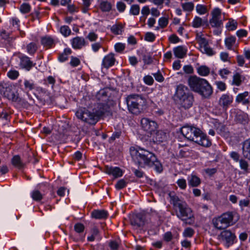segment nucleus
Listing matches in <instances>:
<instances>
[{"instance_id": "obj_64", "label": "nucleus", "mask_w": 250, "mask_h": 250, "mask_svg": "<svg viewBox=\"0 0 250 250\" xmlns=\"http://www.w3.org/2000/svg\"><path fill=\"white\" fill-rule=\"evenodd\" d=\"M247 31L244 29H240L237 31L236 35L239 38L246 37L247 35Z\"/></svg>"}, {"instance_id": "obj_10", "label": "nucleus", "mask_w": 250, "mask_h": 250, "mask_svg": "<svg viewBox=\"0 0 250 250\" xmlns=\"http://www.w3.org/2000/svg\"><path fill=\"white\" fill-rule=\"evenodd\" d=\"M142 129L147 133L148 136L153 135V132L156 131L157 128V123L148 118H143L141 121Z\"/></svg>"}, {"instance_id": "obj_50", "label": "nucleus", "mask_w": 250, "mask_h": 250, "mask_svg": "<svg viewBox=\"0 0 250 250\" xmlns=\"http://www.w3.org/2000/svg\"><path fill=\"white\" fill-rule=\"evenodd\" d=\"M19 74L18 71L16 70H10L7 73L8 77L12 80L17 79Z\"/></svg>"}, {"instance_id": "obj_14", "label": "nucleus", "mask_w": 250, "mask_h": 250, "mask_svg": "<svg viewBox=\"0 0 250 250\" xmlns=\"http://www.w3.org/2000/svg\"><path fill=\"white\" fill-rule=\"evenodd\" d=\"M233 101V96L229 94H223L219 101V104L224 108H227Z\"/></svg>"}, {"instance_id": "obj_8", "label": "nucleus", "mask_w": 250, "mask_h": 250, "mask_svg": "<svg viewBox=\"0 0 250 250\" xmlns=\"http://www.w3.org/2000/svg\"><path fill=\"white\" fill-rule=\"evenodd\" d=\"M126 103L128 110L133 114H137L142 110L145 102L141 96L132 94L126 97Z\"/></svg>"}, {"instance_id": "obj_35", "label": "nucleus", "mask_w": 250, "mask_h": 250, "mask_svg": "<svg viewBox=\"0 0 250 250\" xmlns=\"http://www.w3.org/2000/svg\"><path fill=\"white\" fill-rule=\"evenodd\" d=\"M196 11L200 15H204L207 13V7L203 4H198L196 6Z\"/></svg>"}, {"instance_id": "obj_7", "label": "nucleus", "mask_w": 250, "mask_h": 250, "mask_svg": "<svg viewBox=\"0 0 250 250\" xmlns=\"http://www.w3.org/2000/svg\"><path fill=\"white\" fill-rule=\"evenodd\" d=\"M175 97L179 104L185 108H188L192 105L193 96L188 92L187 87L183 84L177 86Z\"/></svg>"}, {"instance_id": "obj_34", "label": "nucleus", "mask_w": 250, "mask_h": 250, "mask_svg": "<svg viewBox=\"0 0 250 250\" xmlns=\"http://www.w3.org/2000/svg\"><path fill=\"white\" fill-rule=\"evenodd\" d=\"M182 7L185 11L190 12L193 10L194 4L192 2L182 3Z\"/></svg>"}, {"instance_id": "obj_53", "label": "nucleus", "mask_w": 250, "mask_h": 250, "mask_svg": "<svg viewBox=\"0 0 250 250\" xmlns=\"http://www.w3.org/2000/svg\"><path fill=\"white\" fill-rule=\"evenodd\" d=\"M86 38L90 42H95L98 39V35L94 32H91L88 33Z\"/></svg>"}, {"instance_id": "obj_57", "label": "nucleus", "mask_w": 250, "mask_h": 250, "mask_svg": "<svg viewBox=\"0 0 250 250\" xmlns=\"http://www.w3.org/2000/svg\"><path fill=\"white\" fill-rule=\"evenodd\" d=\"M237 25V22L234 20H232L228 23L227 26L229 28V30H234L236 29Z\"/></svg>"}, {"instance_id": "obj_47", "label": "nucleus", "mask_w": 250, "mask_h": 250, "mask_svg": "<svg viewBox=\"0 0 250 250\" xmlns=\"http://www.w3.org/2000/svg\"><path fill=\"white\" fill-rule=\"evenodd\" d=\"M101 6L103 11H109L111 9V4L107 1H103L101 3Z\"/></svg>"}, {"instance_id": "obj_19", "label": "nucleus", "mask_w": 250, "mask_h": 250, "mask_svg": "<svg viewBox=\"0 0 250 250\" xmlns=\"http://www.w3.org/2000/svg\"><path fill=\"white\" fill-rule=\"evenodd\" d=\"M187 49L183 46H178L173 49V53L176 58L182 59L187 54Z\"/></svg>"}, {"instance_id": "obj_54", "label": "nucleus", "mask_w": 250, "mask_h": 250, "mask_svg": "<svg viewBox=\"0 0 250 250\" xmlns=\"http://www.w3.org/2000/svg\"><path fill=\"white\" fill-rule=\"evenodd\" d=\"M116 7L119 12H123L126 8V5L122 1H118L116 3Z\"/></svg>"}, {"instance_id": "obj_46", "label": "nucleus", "mask_w": 250, "mask_h": 250, "mask_svg": "<svg viewBox=\"0 0 250 250\" xmlns=\"http://www.w3.org/2000/svg\"><path fill=\"white\" fill-rule=\"evenodd\" d=\"M194 230L190 228H186L183 232V236L185 237H191L194 234Z\"/></svg>"}, {"instance_id": "obj_16", "label": "nucleus", "mask_w": 250, "mask_h": 250, "mask_svg": "<svg viewBox=\"0 0 250 250\" xmlns=\"http://www.w3.org/2000/svg\"><path fill=\"white\" fill-rule=\"evenodd\" d=\"M105 172L112 175L114 178H118L122 176L123 172L122 170L118 167H105Z\"/></svg>"}, {"instance_id": "obj_48", "label": "nucleus", "mask_w": 250, "mask_h": 250, "mask_svg": "<svg viewBox=\"0 0 250 250\" xmlns=\"http://www.w3.org/2000/svg\"><path fill=\"white\" fill-rule=\"evenodd\" d=\"M81 63L80 60L77 57L72 56L70 62V64L72 67H76L78 66Z\"/></svg>"}, {"instance_id": "obj_24", "label": "nucleus", "mask_w": 250, "mask_h": 250, "mask_svg": "<svg viewBox=\"0 0 250 250\" xmlns=\"http://www.w3.org/2000/svg\"><path fill=\"white\" fill-rule=\"evenodd\" d=\"M243 155L250 160V139L245 141L243 145Z\"/></svg>"}, {"instance_id": "obj_31", "label": "nucleus", "mask_w": 250, "mask_h": 250, "mask_svg": "<svg viewBox=\"0 0 250 250\" xmlns=\"http://www.w3.org/2000/svg\"><path fill=\"white\" fill-rule=\"evenodd\" d=\"M4 96L5 97H7L8 99L13 102L17 101L18 99L17 96L15 94V93L13 91H12L10 89H9L8 90H7L4 92Z\"/></svg>"}, {"instance_id": "obj_12", "label": "nucleus", "mask_w": 250, "mask_h": 250, "mask_svg": "<svg viewBox=\"0 0 250 250\" xmlns=\"http://www.w3.org/2000/svg\"><path fill=\"white\" fill-rule=\"evenodd\" d=\"M115 62V54L113 53H109L104 57L102 60V66L108 69L114 65Z\"/></svg>"}, {"instance_id": "obj_28", "label": "nucleus", "mask_w": 250, "mask_h": 250, "mask_svg": "<svg viewBox=\"0 0 250 250\" xmlns=\"http://www.w3.org/2000/svg\"><path fill=\"white\" fill-rule=\"evenodd\" d=\"M197 73L201 76H207L210 72V69L205 65H201L197 68Z\"/></svg>"}, {"instance_id": "obj_26", "label": "nucleus", "mask_w": 250, "mask_h": 250, "mask_svg": "<svg viewBox=\"0 0 250 250\" xmlns=\"http://www.w3.org/2000/svg\"><path fill=\"white\" fill-rule=\"evenodd\" d=\"M236 121L242 124H247L249 122L248 116L247 114L243 112L237 113L236 116Z\"/></svg>"}, {"instance_id": "obj_39", "label": "nucleus", "mask_w": 250, "mask_h": 250, "mask_svg": "<svg viewBox=\"0 0 250 250\" xmlns=\"http://www.w3.org/2000/svg\"><path fill=\"white\" fill-rule=\"evenodd\" d=\"M200 50L203 53H205L209 56H212L214 55L215 53V52L213 50V49L208 46V45L203 47Z\"/></svg>"}, {"instance_id": "obj_2", "label": "nucleus", "mask_w": 250, "mask_h": 250, "mask_svg": "<svg viewBox=\"0 0 250 250\" xmlns=\"http://www.w3.org/2000/svg\"><path fill=\"white\" fill-rule=\"evenodd\" d=\"M170 202L173 205L176 216L187 224H191L194 222V215L191 209L186 202L180 200L175 195L169 194Z\"/></svg>"}, {"instance_id": "obj_49", "label": "nucleus", "mask_w": 250, "mask_h": 250, "mask_svg": "<svg viewBox=\"0 0 250 250\" xmlns=\"http://www.w3.org/2000/svg\"><path fill=\"white\" fill-rule=\"evenodd\" d=\"M152 75L156 81L161 83L164 81V78L159 71L156 73H153Z\"/></svg>"}, {"instance_id": "obj_22", "label": "nucleus", "mask_w": 250, "mask_h": 250, "mask_svg": "<svg viewBox=\"0 0 250 250\" xmlns=\"http://www.w3.org/2000/svg\"><path fill=\"white\" fill-rule=\"evenodd\" d=\"M41 44L45 47L50 48L54 44V40L50 36H46L41 38Z\"/></svg>"}, {"instance_id": "obj_62", "label": "nucleus", "mask_w": 250, "mask_h": 250, "mask_svg": "<svg viewBox=\"0 0 250 250\" xmlns=\"http://www.w3.org/2000/svg\"><path fill=\"white\" fill-rule=\"evenodd\" d=\"M183 70L187 74H192L193 72V68L190 65H185L183 67Z\"/></svg>"}, {"instance_id": "obj_51", "label": "nucleus", "mask_w": 250, "mask_h": 250, "mask_svg": "<svg viewBox=\"0 0 250 250\" xmlns=\"http://www.w3.org/2000/svg\"><path fill=\"white\" fill-rule=\"evenodd\" d=\"M215 84L218 89L222 91H224L226 89V84L225 83L221 81H216Z\"/></svg>"}, {"instance_id": "obj_23", "label": "nucleus", "mask_w": 250, "mask_h": 250, "mask_svg": "<svg viewBox=\"0 0 250 250\" xmlns=\"http://www.w3.org/2000/svg\"><path fill=\"white\" fill-rule=\"evenodd\" d=\"M245 79L246 78L244 76L236 73L233 76L231 84L236 86H240Z\"/></svg>"}, {"instance_id": "obj_55", "label": "nucleus", "mask_w": 250, "mask_h": 250, "mask_svg": "<svg viewBox=\"0 0 250 250\" xmlns=\"http://www.w3.org/2000/svg\"><path fill=\"white\" fill-rule=\"evenodd\" d=\"M198 43L199 45V49H201L203 47L207 46L208 44V42L207 40L203 38L202 39H200L199 41L197 42Z\"/></svg>"}, {"instance_id": "obj_4", "label": "nucleus", "mask_w": 250, "mask_h": 250, "mask_svg": "<svg viewBox=\"0 0 250 250\" xmlns=\"http://www.w3.org/2000/svg\"><path fill=\"white\" fill-rule=\"evenodd\" d=\"M188 83L190 89L204 98H208L212 94V88L208 81L195 75L189 77Z\"/></svg>"}, {"instance_id": "obj_15", "label": "nucleus", "mask_w": 250, "mask_h": 250, "mask_svg": "<svg viewBox=\"0 0 250 250\" xmlns=\"http://www.w3.org/2000/svg\"><path fill=\"white\" fill-rule=\"evenodd\" d=\"M150 140L155 143L163 142L167 138L166 134L162 131H155L152 135H150Z\"/></svg>"}, {"instance_id": "obj_30", "label": "nucleus", "mask_w": 250, "mask_h": 250, "mask_svg": "<svg viewBox=\"0 0 250 250\" xmlns=\"http://www.w3.org/2000/svg\"><path fill=\"white\" fill-rule=\"evenodd\" d=\"M123 26L121 24L113 25L111 27V32L116 35H120L123 32Z\"/></svg>"}, {"instance_id": "obj_58", "label": "nucleus", "mask_w": 250, "mask_h": 250, "mask_svg": "<svg viewBox=\"0 0 250 250\" xmlns=\"http://www.w3.org/2000/svg\"><path fill=\"white\" fill-rule=\"evenodd\" d=\"M250 201L249 199H242L239 201V205L243 209L245 207H248Z\"/></svg>"}, {"instance_id": "obj_41", "label": "nucleus", "mask_w": 250, "mask_h": 250, "mask_svg": "<svg viewBox=\"0 0 250 250\" xmlns=\"http://www.w3.org/2000/svg\"><path fill=\"white\" fill-rule=\"evenodd\" d=\"M140 13V6L138 4H133L130 9V13L133 15H138Z\"/></svg>"}, {"instance_id": "obj_44", "label": "nucleus", "mask_w": 250, "mask_h": 250, "mask_svg": "<svg viewBox=\"0 0 250 250\" xmlns=\"http://www.w3.org/2000/svg\"><path fill=\"white\" fill-rule=\"evenodd\" d=\"M219 74L223 79H227V76L231 73V71H229L228 68L221 69L219 71Z\"/></svg>"}, {"instance_id": "obj_36", "label": "nucleus", "mask_w": 250, "mask_h": 250, "mask_svg": "<svg viewBox=\"0 0 250 250\" xmlns=\"http://www.w3.org/2000/svg\"><path fill=\"white\" fill-rule=\"evenodd\" d=\"M20 12L22 14L28 13L31 10V6L29 4L22 3L19 8Z\"/></svg>"}, {"instance_id": "obj_5", "label": "nucleus", "mask_w": 250, "mask_h": 250, "mask_svg": "<svg viewBox=\"0 0 250 250\" xmlns=\"http://www.w3.org/2000/svg\"><path fill=\"white\" fill-rule=\"evenodd\" d=\"M239 216L235 211H227L214 217L212 220L213 227L218 230H222L234 225L238 220Z\"/></svg>"}, {"instance_id": "obj_13", "label": "nucleus", "mask_w": 250, "mask_h": 250, "mask_svg": "<svg viewBox=\"0 0 250 250\" xmlns=\"http://www.w3.org/2000/svg\"><path fill=\"white\" fill-rule=\"evenodd\" d=\"M70 43L72 48L74 49H81L86 44L85 39L80 36L72 38L70 40Z\"/></svg>"}, {"instance_id": "obj_20", "label": "nucleus", "mask_w": 250, "mask_h": 250, "mask_svg": "<svg viewBox=\"0 0 250 250\" xmlns=\"http://www.w3.org/2000/svg\"><path fill=\"white\" fill-rule=\"evenodd\" d=\"M92 216L97 219H103L107 218L108 212L105 210H94L91 212Z\"/></svg>"}, {"instance_id": "obj_27", "label": "nucleus", "mask_w": 250, "mask_h": 250, "mask_svg": "<svg viewBox=\"0 0 250 250\" xmlns=\"http://www.w3.org/2000/svg\"><path fill=\"white\" fill-rule=\"evenodd\" d=\"M12 165L15 167L21 169L24 166V164L22 163L21 158L19 155H15L13 156L11 160Z\"/></svg>"}, {"instance_id": "obj_6", "label": "nucleus", "mask_w": 250, "mask_h": 250, "mask_svg": "<svg viewBox=\"0 0 250 250\" xmlns=\"http://www.w3.org/2000/svg\"><path fill=\"white\" fill-rule=\"evenodd\" d=\"M77 118L83 122L89 125H95L99 121L101 114L98 111L81 107L75 112Z\"/></svg>"}, {"instance_id": "obj_38", "label": "nucleus", "mask_w": 250, "mask_h": 250, "mask_svg": "<svg viewBox=\"0 0 250 250\" xmlns=\"http://www.w3.org/2000/svg\"><path fill=\"white\" fill-rule=\"evenodd\" d=\"M42 195L39 190H34L31 193L32 199L36 201H40L42 199Z\"/></svg>"}, {"instance_id": "obj_52", "label": "nucleus", "mask_w": 250, "mask_h": 250, "mask_svg": "<svg viewBox=\"0 0 250 250\" xmlns=\"http://www.w3.org/2000/svg\"><path fill=\"white\" fill-rule=\"evenodd\" d=\"M177 184L179 187L182 189H185L187 187L186 180L183 178L178 180Z\"/></svg>"}, {"instance_id": "obj_17", "label": "nucleus", "mask_w": 250, "mask_h": 250, "mask_svg": "<svg viewBox=\"0 0 250 250\" xmlns=\"http://www.w3.org/2000/svg\"><path fill=\"white\" fill-rule=\"evenodd\" d=\"M20 66L22 68L29 70L33 66V62L28 57L22 56L20 57Z\"/></svg>"}, {"instance_id": "obj_9", "label": "nucleus", "mask_w": 250, "mask_h": 250, "mask_svg": "<svg viewBox=\"0 0 250 250\" xmlns=\"http://www.w3.org/2000/svg\"><path fill=\"white\" fill-rule=\"evenodd\" d=\"M218 238L226 247H229L234 244L236 236L230 230L226 229L220 233Z\"/></svg>"}, {"instance_id": "obj_29", "label": "nucleus", "mask_w": 250, "mask_h": 250, "mask_svg": "<svg viewBox=\"0 0 250 250\" xmlns=\"http://www.w3.org/2000/svg\"><path fill=\"white\" fill-rule=\"evenodd\" d=\"M204 22V21L200 17L196 16L192 22V26L194 28H199L203 25ZM205 22L207 23V21H205Z\"/></svg>"}, {"instance_id": "obj_18", "label": "nucleus", "mask_w": 250, "mask_h": 250, "mask_svg": "<svg viewBox=\"0 0 250 250\" xmlns=\"http://www.w3.org/2000/svg\"><path fill=\"white\" fill-rule=\"evenodd\" d=\"M249 93L248 91H245L243 93H240L236 97L235 101L238 103H242L244 105L249 104L250 101L247 97L249 96Z\"/></svg>"}, {"instance_id": "obj_42", "label": "nucleus", "mask_w": 250, "mask_h": 250, "mask_svg": "<svg viewBox=\"0 0 250 250\" xmlns=\"http://www.w3.org/2000/svg\"><path fill=\"white\" fill-rule=\"evenodd\" d=\"M143 81L145 84L149 86L152 85L154 82L153 77L149 75L145 76L143 78Z\"/></svg>"}, {"instance_id": "obj_40", "label": "nucleus", "mask_w": 250, "mask_h": 250, "mask_svg": "<svg viewBox=\"0 0 250 250\" xmlns=\"http://www.w3.org/2000/svg\"><path fill=\"white\" fill-rule=\"evenodd\" d=\"M60 32L64 37H67L70 35L71 31L68 26L63 25L61 27Z\"/></svg>"}, {"instance_id": "obj_33", "label": "nucleus", "mask_w": 250, "mask_h": 250, "mask_svg": "<svg viewBox=\"0 0 250 250\" xmlns=\"http://www.w3.org/2000/svg\"><path fill=\"white\" fill-rule=\"evenodd\" d=\"M37 48V46L34 42H30L26 46L27 51L30 55L34 54L36 52Z\"/></svg>"}, {"instance_id": "obj_45", "label": "nucleus", "mask_w": 250, "mask_h": 250, "mask_svg": "<svg viewBox=\"0 0 250 250\" xmlns=\"http://www.w3.org/2000/svg\"><path fill=\"white\" fill-rule=\"evenodd\" d=\"M127 182L124 179H121L115 185V188L117 189H121L124 188Z\"/></svg>"}, {"instance_id": "obj_11", "label": "nucleus", "mask_w": 250, "mask_h": 250, "mask_svg": "<svg viewBox=\"0 0 250 250\" xmlns=\"http://www.w3.org/2000/svg\"><path fill=\"white\" fill-rule=\"evenodd\" d=\"M212 18L209 20V23L212 27H217L222 24L221 20V11L219 8H214L211 12Z\"/></svg>"}, {"instance_id": "obj_32", "label": "nucleus", "mask_w": 250, "mask_h": 250, "mask_svg": "<svg viewBox=\"0 0 250 250\" xmlns=\"http://www.w3.org/2000/svg\"><path fill=\"white\" fill-rule=\"evenodd\" d=\"M235 42L236 38L234 37H229L225 40V45L228 49H231Z\"/></svg>"}, {"instance_id": "obj_25", "label": "nucleus", "mask_w": 250, "mask_h": 250, "mask_svg": "<svg viewBox=\"0 0 250 250\" xmlns=\"http://www.w3.org/2000/svg\"><path fill=\"white\" fill-rule=\"evenodd\" d=\"M188 185L192 187L198 186L201 183L200 179L195 175H191L188 178Z\"/></svg>"}, {"instance_id": "obj_43", "label": "nucleus", "mask_w": 250, "mask_h": 250, "mask_svg": "<svg viewBox=\"0 0 250 250\" xmlns=\"http://www.w3.org/2000/svg\"><path fill=\"white\" fill-rule=\"evenodd\" d=\"M125 47V44L121 42L116 43L114 45V49L116 52L121 53L123 52Z\"/></svg>"}, {"instance_id": "obj_56", "label": "nucleus", "mask_w": 250, "mask_h": 250, "mask_svg": "<svg viewBox=\"0 0 250 250\" xmlns=\"http://www.w3.org/2000/svg\"><path fill=\"white\" fill-rule=\"evenodd\" d=\"M145 38L146 41L152 42L155 40V36L153 33L147 32L146 34Z\"/></svg>"}, {"instance_id": "obj_59", "label": "nucleus", "mask_w": 250, "mask_h": 250, "mask_svg": "<svg viewBox=\"0 0 250 250\" xmlns=\"http://www.w3.org/2000/svg\"><path fill=\"white\" fill-rule=\"evenodd\" d=\"M84 227L83 224L81 223H77L74 226L75 230L78 233H81L84 230Z\"/></svg>"}, {"instance_id": "obj_63", "label": "nucleus", "mask_w": 250, "mask_h": 250, "mask_svg": "<svg viewBox=\"0 0 250 250\" xmlns=\"http://www.w3.org/2000/svg\"><path fill=\"white\" fill-rule=\"evenodd\" d=\"M170 42L173 43H177L179 42V38L175 34L171 35L168 38Z\"/></svg>"}, {"instance_id": "obj_3", "label": "nucleus", "mask_w": 250, "mask_h": 250, "mask_svg": "<svg viewBox=\"0 0 250 250\" xmlns=\"http://www.w3.org/2000/svg\"><path fill=\"white\" fill-rule=\"evenodd\" d=\"M181 132L186 138L199 145L209 147L211 145L207 135L198 128L193 126L186 125L181 128Z\"/></svg>"}, {"instance_id": "obj_37", "label": "nucleus", "mask_w": 250, "mask_h": 250, "mask_svg": "<svg viewBox=\"0 0 250 250\" xmlns=\"http://www.w3.org/2000/svg\"><path fill=\"white\" fill-rule=\"evenodd\" d=\"M168 24V18L167 17H161L158 20V25L161 28H164Z\"/></svg>"}, {"instance_id": "obj_60", "label": "nucleus", "mask_w": 250, "mask_h": 250, "mask_svg": "<svg viewBox=\"0 0 250 250\" xmlns=\"http://www.w3.org/2000/svg\"><path fill=\"white\" fill-rule=\"evenodd\" d=\"M102 47V44L100 42H95L91 44V48L93 52H97Z\"/></svg>"}, {"instance_id": "obj_21", "label": "nucleus", "mask_w": 250, "mask_h": 250, "mask_svg": "<svg viewBox=\"0 0 250 250\" xmlns=\"http://www.w3.org/2000/svg\"><path fill=\"white\" fill-rule=\"evenodd\" d=\"M131 224L132 226L136 227L143 226L145 224L143 216L142 215H137L131 219Z\"/></svg>"}, {"instance_id": "obj_61", "label": "nucleus", "mask_w": 250, "mask_h": 250, "mask_svg": "<svg viewBox=\"0 0 250 250\" xmlns=\"http://www.w3.org/2000/svg\"><path fill=\"white\" fill-rule=\"evenodd\" d=\"M24 84L25 88L28 89L29 90H31L34 88V83L29 81L25 80L24 82Z\"/></svg>"}, {"instance_id": "obj_1", "label": "nucleus", "mask_w": 250, "mask_h": 250, "mask_svg": "<svg viewBox=\"0 0 250 250\" xmlns=\"http://www.w3.org/2000/svg\"><path fill=\"white\" fill-rule=\"evenodd\" d=\"M130 153L133 161L139 166L153 167L157 172L162 171V165L153 153L140 147H130Z\"/></svg>"}]
</instances>
